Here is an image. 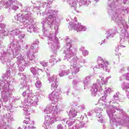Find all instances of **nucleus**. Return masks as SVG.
I'll return each mask as SVG.
<instances>
[{
  "label": "nucleus",
  "mask_w": 129,
  "mask_h": 129,
  "mask_svg": "<svg viewBox=\"0 0 129 129\" xmlns=\"http://www.w3.org/2000/svg\"><path fill=\"white\" fill-rule=\"evenodd\" d=\"M37 5L39 6L34 7L35 9H37V10H40L41 7L45 8L46 7L45 12L40 13V16H45L46 15L47 18L42 19L41 21V25L42 28V31L44 34L45 35H48V33H46L49 29H54L56 31L55 33V39L54 41H53V37L50 36L48 37V45L51 44L50 46L51 49H52L53 53L56 54H57V51H56L57 49L60 48V44H59V41L58 38L56 37L57 34L59 33L58 31V28L59 27V21H57V14H58V11L57 10H51V7L49 6V3L46 2L37 3Z\"/></svg>",
  "instance_id": "f257e3e1"
},
{
  "label": "nucleus",
  "mask_w": 129,
  "mask_h": 129,
  "mask_svg": "<svg viewBox=\"0 0 129 129\" xmlns=\"http://www.w3.org/2000/svg\"><path fill=\"white\" fill-rule=\"evenodd\" d=\"M119 99V92H117L109 102L111 106L107 108V114L109 117L110 123H112L114 127H117L118 125H124L127 126L129 129V116L123 109L118 107L119 104L116 102V100Z\"/></svg>",
  "instance_id": "f03ea898"
},
{
  "label": "nucleus",
  "mask_w": 129,
  "mask_h": 129,
  "mask_svg": "<svg viewBox=\"0 0 129 129\" xmlns=\"http://www.w3.org/2000/svg\"><path fill=\"white\" fill-rule=\"evenodd\" d=\"M48 98L52 101V104L48 105L44 111V113L46 115H45V121L43 126L45 129L49 128V126L51 124H53L55 121L61 120V117L57 115L62 111L58 105L55 104L58 102V100L60 98L59 93L53 91L51 93L49 94Z\"/></svg>",
  "instance_id": "7ed1b4c3"
},
{
  "label": "nucleus",
  "mask_w": 129,
  "mask_h": 129,
  "mask_svg": "<svg viewBox=\"0 0 129 129\" xmlns=\"http://www.w3.org/2000/svg\"><path fill=\"white\" fill-rule=\"evenodd\" d=\"M10 39L12 40L11 42L8 45V49L7 51H4L0 56V62L3 64H5L8 66V68L11 67V62L13 60V58H16L17 56H20V51L21 49H27L29 46L26 45V42L23 39L20 40L17 44L15 43V39L12 36Z\"/></svg>",
  "instance_id": "20e7f679"
},
{
  "label": "nucleus",
  "mask_w": 129,
  "mask_h": 129,
  "mask_svg": "<svg viewBox=\"0 0 129 129\" xmlns=\"http://www.w3.org/2000/svg\"><path fill=\"white\" fill-rule=\"evenodd\" d=\"M18 20L20 21V27L21 29H25L27 28V31L29 33H39L40 30L38 27L35 26V23L33 21V18L31 17V14L23 15V17L22 15L18 16Z\"/></svg>",
  "instance_id": "39448f33"
},
{
  "label": "nucleus",
  "mask_w": 129,
  "mask_h": 129,
  "mask_svg": "<svg viewBox=\"0 0 129 129\" xmlns=\"http://www.w3.org/2000/svg\"><path fill=\"white\" fill-rule=\"evenodd\" d=\"M30 87L31 86L28 85V84L23 85V88H21L20 90L22 89H26V90L23 92L22 96L24 98L25 103H30L32 106H37L38 105V101H39V95H33L31 91H30Z\"/></svg>",
  "instance_id": "423d86ee"
},
{
  "label": "nucleus",
  "mask_w": 129,
  "mask_h": 129,
  "mask_svg": "<svg viewBox=\"0 0 129 129\" xmlns=\"http://www.w3.org/2000/svg\"><path fill=\"white\" fill-rule=\"evenodd\" d=\"M66 41L67 43L64 48L67 49V51H63L64 53H66V55L64 56L63 60L65 61H69L70 59L76 55L77 49L73 47L72 46L73 41L69 37H67L66 38Z\"/></svg>",
  "instance_id": "0eeeda50"
},
{
  "label": "nucleus",
  "mask_w": 129,
  "mask_h": 129,
  "mask_svg": "<svg viewBox=\"0 0 129 129\" xmlns=\"http://www.w3.org/2000/svg\"><path fill=\"white\" fill-rule=\"evenodd\" d=\"M2 89V98L4 102L9 101L12 97V90H10V84L7 81L0 80V90Z\"/></svg>",
  "instance_id": "6e6552de"
},
{
  "label": "nucleus",
  "mask_w": 129,
  "mask_h": 129,
  "mask_svg": "<svg viewBox=\"0 0 129 129\" xmlns=\"http://www.w3.org/2000/svg\"><path fill=\"white\" fill-rule=\"evenodd\" d=\"M71 64V70L73 73L76 74L78 72H79V68L82 67V64H85L87 63L86 59H83L82 61H80L79 59L77 57H73L71 60L69 61Z\"/></svg>",
  "instance_id": "1a4fd4ad"
},
{
  "label": "nucleus",
  "mask_w": 129,
  "mask_h": 129,
  "mask_svg": "<svg viewBox=\"0 0 129 129\" xmlns=\"http://www.w3.org/2000/svg\"><path fill=\"white\" fill-rule=\"evenodd\" d=\"M99 77L100 79H98L97 80L96 84H93L91 89L92 96H96V95L97 94V91H98V90L99 91H100L101 89H102L101 84L102 85H103V84H106V83H107V81L104 80V77L101 76H99Z\"/></svg>",
  "instance_id": "9d476101"
},
{
  "label": "nucleus",
  "mask_w": 129,
  "mask_h": 129,
  "mask_svg": "<svg viewBox=\"0 0 129 129\" xmlns=\"http://www.w3.org/2000/svg\"><path fill=\"white\" fill-rule=\"evenodd\" d=\"M17 65L19 68V70L20 72H23L25 70V68L27 67L28 63L26 61L24 60L25 56H22V54H19V56H17Z\"/></svg>",
  "instance_id": "9b49d317"
},
{
  "label": "nucleus",
  "mask_w": 129,
  "mask_h": 129,
  "mask_svg": "<svg viewBox=\"0 0 129 129\" xmlns=\"http://www.w3.org/2000/svg\"><path fill=\"white\" fill-rule=\"evenodd\" d=\"M98 62H99V63H100L98 64V68H99V69H103V70H105L106 72H109L110 70V67L108 66V61L103 60V59H102L101 57L98 56Z\"/></svg>",
  "instance_id": "f8f14e48"
},
{
  "label": "nucleus",
  "mask_w": 129,
  "mask_h": 129,
  "mask_svg": "<svg viewBox=\"0 0 129 129\" xmlns=\"http://www.w3.org/2000/svg\"><path fill=\"white\" fill-rule=\"evenodd\" d=\"M70 30H75L77 32H81V31H86V27L81 25V23L70 24L69 26Z\"/></svg>",
  "instance_id": "ddd939ff"
},
{
  "label": "nucleus",
  "mask_w": 129,
  "mask_h": 129,
  "mask_svg": "<svg viewBox=\"0 0 129 129\" xmlns=\"http://www.w3.org/2000/svg\"><path fill=\"white\" fill-rule=\"evenodd\" d=\"M9 7L10 10H13L14 12H16L17 10H19V7L17 6H20V7H22L23 5L22 3L18 2L17 0H9ZM15 5H17L16 6Z\"/></svg>",
  "instance_id": "4468645a"
},
{
  "label": "nucleus",
  "mask_w": 129,
  "mask_h": 129,
  "mask_svg": "<svg viewBox=\"0 0 129 129\" xmlns=\"http://www.w3.org/2000/svg\"><path fill=\"white\" fill-rule=\"evenodd\" d=\"M29 11H30V7L25 6L24 7V8H22L21 10V13H27L25 14H18L15 18V20L16 21H18V22H20L19 25H17V27H21V23H22L23 21H20V20H18V16H21L22 17H23V16L24 15H28L29 14H31V17L32 18V13L31 12H29Z\"/></svg>",
  "instance_id": "2eb2a0df"
},
{
  "label": "nucleus",
  "mask_w": 129,
  "mask_h": 129,
  "mask_svg": "<svg viewBox=\"0 0 129 129\" xmlns=\"http://www.w3.org/2000/svg\"><path fill=\"white\" fill-rule=\"evenodd\" d=\"M49 83H52L51 85V89L52 90H56L58 85L57 84V78L56 76H53L48 79Z\"/></svg>",
  "instance_id": "dca6fc26"
},
{
  "label": "nucleus",
  "mask_w": 129,
  "mask_h": 129,
  "mask_svg": "<svg viewBox=\"0 0 129 129\" xmlns=\"http://www.w3.org/2000/svg\"><path fill=\"white\" fill-rule=\"evenodd\" d=\"M24 114H25V120L23 121V123L27 124V125H32V124H34V121L30 120V117L28 116V109L24 107L23 109Z\"/></svg>",
  "instance_id": "f3484780"
},
{
  "label": "nucleus",
  "mask_w": 129,
  "mask_h": 129,
  "mask_svg": "<svg viewBox=\"0 0 129 129\" xmlns=\"http://www.w3.org/2000/svg\"><path fill=\"white\" fill-rule=\"evenodd\" d=\"M102 109L101 108L99 107H96L94 109V111L96 113V116L98 118V121L99 122H103L104 121V120L103 119V118H102Z\"/></svg>",
  "instance_id": "a211bd4d"
},
{
  "label": "nucleus",
  "mask_w": 129,
  "mask_h": 129,
  "mask_svg": "<svg viewBox=\"0 0 129 129\" xmlns=\"http://www.w3.org/2000/svg\"><path fill=\"white\" fill-rule=\"evenodd\" d=\"M75 120H76L71 121V119H70V118L69 121H68V119L66 118L63 119L62 120H61V121H63V122H66V123H67V124L68 125V129H76L78 127V126H77L76 125H74L73 127H71L72 126L73 124H74V122H76V121Z\"/></svg>",
  "instance_id": "6ab92c4d"
},
{
  "label": "nucleus",
  "mask_w": 129,
  "mask_h": 129,
  "mask_svg": "<svg viewBox=\"0 0 129 129\" xmlns=\"http://www.w3.org/2000/svg\"><path fill=\"white\" fill-rule=\"evenodd\" d=\"M116 33H117V30H116V29L109 30L105 34L106 39L108 40V39H110V38H113Z\"/></svg>",
  "instance_id": "aec40b11"
},
{
  "label": "nucleus",
  "mask_w": 129,
  "mask_h": 129,
  "mask_svg": "<svg viewBox=\"0 0 129 129\" xmlns=\"http://www.w3.org/2000/svg\"><path fill=\"white\" fill-rule=\"evenodd\" d=\"M69 70H67L64 71H61L59 73L58 75L60 77H63V76H66V75H68L69 78L70 79H72V77H73V73L72 71V73L69 72Z\"/></svg>",
  "instance_id": "412c9836"
},
{
  "label": "nucleus",
  "mask_w": 129,
  "mask_h": 129,
  "mask_svg": "<svg viewBox=\"0 0 129 129\" xmlns=\"http://www.w3.org/2000/svg\"><path fill=\"white\" fill-rule=\"evenodd\" d=\"M10 5V1L7 2L6 0H2L0 1V10H2V8H5V9H8Z\"/></svg>",
  "instance_id": "4be33fe9"
},
{
  "label": "nucleus",
  "mask_w": 129,
  "mask_h": 129,
  "mask_svg": "<svg viewBox=\"0 0 129 129\" xmlns=\"http://www.w3.org/2000/svg\"><path fill=\"white\" fill-rule=\"evenodd\" d=\"M77 113H78V112H77L76 110H75V109L73 108H71V110L69 112H68L70 119H71L72 118H73L77 116Z\"/></svg>",
  "instance_id": "5701e85b"
},
{
  "label": "nucleus",
  "mask_w": 129,
  "mask_h": 129,
  "mask_svg": "<svg viewBox=\"0 0 129 129\" xmlns=\"http://www.w3.org/2000/svg\"><path fill=\"white\" fill-rule=\"evenodd\" d=\"M34 52H32V50H27L26 51V55L27 56V59H29V61H33L35 58L34 55Z\"/></svg>",
  "instance_id": "b1692460"
},
{
  "label": "nucleus",
  "mask_w": 129,
  "mask_h": 129,
  "mask_svg": "<svg viewBox=\"0 0 129 129\" xmlns=\"http://www.w3.org/2000/svg\"><path fill=\"white\" fill-rule=\"evenodd\" d=\"M124 80H126L127 81V83H125V84L127 85H129V73L124 74L120 77V81H122Z\"/></svg>",
  "instance_id": "393cba45"
},
{
  "label": "nucleus",
  "mask_w": 129,
  "mask_h": 129,
  "mask_svg": "<svg viewBox=\"0 0 129 129\" xmlns=\"http://www.w3.org/2000/svg\"><path fill=\"white\" fill-rule=\"evenodd\" d=\"M30 71L34 75V79H36V80H38L39 78V74L38 73V72H37V70H36V68L34 67L31 68Z\"/></svg>",
  "instance_id": "a878e982"
},
{
  "label": "nucleus",
  "mask_w": 129,
  "mask_h": 129,
  "mask_svg": "<svg viewBox=\"0 0 129 129\" xmlns=\"http://www.w3.org/2000/svg\"><path fill=\"white\" fill-rule=\"evenodd\" d=\"M122 88L123 90H125L126 92V95L129 99V85H126L125 83L122 84Z\"/></svg>",
  "instance_id": "bb28decb"
},
{
  "label": "nucleus",
  "mask_w": 129,
  "mask_h": 129,
  "mask_svg": "<svg viewBox=\"0 0 129 129\" xmlns=\"http://www.w3.org/2000/svg\"><path fill=\"white\" fill-rule=\"evenodd\" d=\"M69 5L71 8H73L74 10H76L77 7V3L75 0H69Z\"/></svg>",
  "instance_id": "cd10ccee"
},
{
  "label": "nucleus",
  "mask_w": 129,
  "mask_h": 129,
  "mask_svg": "<svg viewBox=\"0 0 129 129\" xmlns=\"http://www.w3.org/2000/svg\"><path fill=\"white\" fill-rule=\"evenodd\" d=\"M75 121L76 122V125L78 126V128L80 127H85V125H86V124L83 121L81 122L78 120H76Z\"/></svg>",
  "instance_id": "c85d7f7f"
},
{
  "label": "nucleus",
  "mask_w": 129,
  "mask_h": 129,
  "mask_svg": "<svg viewBox=\"0 0 129 129\" xmlns=\"http://www.w3.org/2000/svg\"><path fill=\"white\" fill-rule=\"evenodd\" d=\"M1 129H13V128L7 122H3L1 124Z\"/></svg>",
  "instance_id": "c756f323"
},
{
  "label": "nucleus",
  "mask_w": 129,
  "mask_h": 129,
  "mask_svg": "<svg viewBox=\"0 0 129 129\" xmlns=\"http://www.w3.org/2000/svg\"><path fill=\"white\" fill-rule=\"evenodd\" d=\"M90 3L91 2L89 0H82L79 2V6L80 7H82V6H88Z\"/></svg>",
  "instance_id": "7c9ffc66"
},
{
  "label": "nucleus",
  "mask_w": 129,
  "mask_h": 129,
  "mask_svg": "<svg viewBox=\"0 0 129 129\" xmlns=\"http://www.w3.org/2000/svg\"><path fill=\"white\" fill-rule=\"evenodd\" d=\"M6 33V25L0 23V34Z\"/></svg>",
  "instance_id": "2f4dec72"
},
{
  "label": "nucleus",
  "mask_w": 129,
  "mask_h": 129,
  "mask_svg": "<svg viewBox=\"0 0 129 129\" xmlns=\"http://www.w3.org/2000/svg\"><path fill=\"white\" fill-rule=\"evenodd\" d=\"M81 50L82 51V54L83 56L86 57V56H88V54H89V52L87 50H84V47L81 46Z\"/></svg>",
  "instance_id": "473e14b6"
},
{
  "label": "nucleus",
  "mask_w": 129,
  "mask_h": 129,
  "mask_svg": "<svg viewBox=\"0 0 129 129\" xmlns=\"http://www.w3.org/2000/svg\"><path fill=\"white\" fill-rule=\"evenodd\" d=\"M18 76H20L22 80H23V82H26V79H27V75L25 74H18Z\"/></svg>",
  "instance_id": "72a5a7b5"
},
{
  "label": "nucleus",
  "mask_w": 129,
  "mask_h": 129,
  "mask_svg": "<svg viewBox=\"0 0 129 129\" xmlns=\"http://www.w3.org/2000/svg\"><path fill=\"white\" fill-rule=\"evenodd\" d=\"M107 97V94H105L104 96H102V97L100 98L99 100V103H101V101H103L104 102H106V98Z\"/></svg>",
  "instance_id": "f704fd0d"
},
{
  "label": "nucleus",
  "mask_w": 129,
  "mask_h": 129,
  "mask_svg": "<svg viewBox=\"0 0 129 129\" xmlns=\"http://www.w3.org/2000/svg\"><path fill=\"white\" fill-rule=\"evenodd\" d=\"M81 118L84 123H85L86 124V123L88 122V118H87V116H84L83 115H82L81 116Z\"/></svg>",
  "instance_id": "c9c22d12"
},
{
  "label": "nucleus",
  "mask_w": 129,
  "mask_h": 129,
  "mask_svg": "<svg viewBox=\"0 0 129 129\" xmlns=\"http://www.w3.org/2000/svg\"><path fill=\"white\" fill-rule=\"evenodd\" d=\"M12 35H15V36H18L20 34V30L18 29H15V30L11 31Z\"/></svg>",
  "instance_id": "e433bc0d"
},
{
  "label": "nucleus",
  "mask_w": 129,
  "mask_h": 129,
  "mask_svg": "<svg viewBox=\"0 0 129 129\" xmlns=\"http://www.w3.org/2000/svg\"><path fill=\"white\" fill-rule=\"evenodd\" d=\"M36 80H37V81L36 82L35 85L36 87H37V88H40V87H41V86H42V84L41 83V81H40V80H39V78Z\"/></svg>",
  "instance_id": "4c0bfd02"
},
{
  "label": "nucleus",
  "mask_w": 129,
  "mask_h": 129,
  "mask_svg": "<svg viewBox=\"0 0 129 129\" xmlns=\"http://www.w3.org/2000/svg\"><path fill=\"white\" fill-rule=\"evenodd\" d=\"M57 129H67L66 128V125L64 124H58L56 126Z\"/></svg>",
  "instance_id": "58836bf2"
},
{
  "label": "nucleus",
  "mask_w": 129,
  "mask_h": 129,
  "mask_svg": "<svg viewBox=\"0 0 129 129\" xmlns=\"http://www.w3.org/2000/svg\"><path fill=\"white\" fill-rule=\"evenodd\" d=\"M6 116L8 120H10V121H13V120H14V117L12 116V115H11V114L8 113L6 114Z\"/></svg>",
  "instance_id": "ea45409f"
},
{
  "label": "nucleus",
  "mask_w": 129,
  "mask_h": 129,
  "mask_svg": "<svg viewBox=\"0 0 129 129\" xmlns=\"http://www.w3.org/2000/svg\"><path fill=\"white\" fill-rule=\"evenodd\" d=\"M80 82H81L80 79H77L73 81V84L74 85H77V84H79Z\"/></svg>",
  "instance_id": "a19ab883"
},
{
  "label": "nucleus",
  "mask_w": 129,
  "mask_h": 129,
  "mask_svg": "<svg viewBox=\"0 0 129 129\" xmlns=\"http://www.w3.org/2000/svg\"><path fill=\"white\" fill-rule=\"evenodd\" d=\"M91 78V76H87L86 78L85 81H84V83L85 84V85H86L87 84V83L89 82V81H90Z\"/></svg>",
  "instance_id": "79ce46f5"
},
{
  "label": "nucleus",
  "mask_w": 129,
  "mask_h": 129,
  "mask_svg": "<svg viewBox=\"0 0 129 129\" xmlns=\"http://www.w3.org/2000/svg\"><path fill=\"white\" fill-rule=\"evenodd\" d=\"M40 64L43 67H47V66H48V62H46L45 61H40Z\"/></svg>",
  "instance_id": "37998d69"
},
{
  "label": "nucleus",
  "mask_w": 129,
  "mask_h": 129,
  "mask_svg": "<svg viewBox=\"0 0 129 129\" xmlns=\"http://www.w3.org/2000/svg\"><path fill=\"white\" fill-rule=\"evenodd\" d=\"M4 36H9V35H12V32L9 30H5V32L3 33Z\"/></svg>",
  "instance_id": "c03bdc74"
},
{
  "label": "nucleus",
  "mask_w": 129,
  "mask_h": 129,
  "mask_svg": "<svg viewBox=\"0 0 129 129\" xmlns=\"http://www.w3.org/2000/svg\"><path fill=\"white\" fill-rule=\"evenodd\" d=\"M9 110L10 112H14L15 107L10 106V107H9Z\"/></svg>",
  "instance_id": "a18cd8bd"
},
{
  "label": "nucleus",
  "mask_w": 129,
  "mask_h": 129,
  "mask_svg": "<svg viewBox=\"0 0 129 129\" xmlns=\"http://www.w3.org/2000/svg\"><path fill=\"white\" fill-rule=\"evenodd\" d=\"M105 90L104 91L105 94H106V93H110V91H111V89L110 88H108L107 89H106V88H105Z\"/></svg>",
  "instance_id": "49530a36"
},
{
  "label": "nucleus",
  "mask_w": 129,
  "mask_h": 129,
  "mask_svg": "<svg viewBox=\"0 0 129 129\" xmlns=\"http://www.w3.org/2000/svg\"><path fill=\"white\" fill-rule=\"evenodd\" d=\"M3 106H5L6 108H8L9 107V102L7 101V102H4L3 103Z\"/></svg>",
  "instance_id": "de8ad7c7"
},
{
  "label": "nucleus",
  "mask_w": 129,
  "mask_h": 129,
  "mask_svg": "<svg viewBox=\"0 0 129 129\" xmlns=\"http://www.w3.org/2000/svg\"><path fill=\"white\" fill-rule=\"evenodd\" d=\"M55 62H56H56H60V61H61V59H59V60H56V59H55V58H52L51 59L49 60V62L50 63H52L53 62H55Z\"/></svg>",
  "instance_id": "09e8293b"
},
{
  "label": "nucleus",
  "mask_w": 129,
  "mask_h": 129,
  "mask_svg": "<svg viewBox=\"0 0 129 129\" xmlns=\"http://www.w3.org/2000/svg\"><path fill=\"white\" fill-rule=\"evenodd\" d=\"M79 109H81V110H84L85 109V105L84 104H83L81 105L80 107H79Z\"/></svg>",
  "instance_id": "8fccbe9b"
},
{
  "label": "nucleus",
  "mask_w": 129,
  "mask_h": 129,
  "mask_svg": "<svg viewBox=\"0 0 129 129\" xmlns=\"http://www.w3.org/2000/svg\"><path fill=\"white\" fill-rule=\"evenodd\" d=\"M18 38L19 39H20V40H22V39H24V38H25V34H20L18 36Z\"/></svg>",
  "instance_id": "3c124183"
},
{
  "label": "nucleus",
  "mask_w": 129,
  "mask_h": 129,
  "mask_svg": "<svg viewBox=\"0 0 129 129\" xmlns=\"http://www.w3.org/2000/svg\"><path fill=\"white\" fill-rule=\"evenodd\" d=\"M46 75L48 77H50V72H49V70H48V69L46 68V71H45Z\"/></svg>",
  "instance_id": "603ef678"
},
{
  "label": "nucleus",
  "mask_w": 129,
  "mask_h": 129,
  "mask_svg": "<svg viewBox=\"0 0 129 129\" xmlns=\"http://www.w3.org/2000/svg\"><path fill=\"white\" fill-rule=\"evenodd\" d=\"M92 113H93V111H91L90 112H89L88 113V115L89 116H91V115H92Z\"/></svg>",
  "instance_id": "864d4df0"
},
{
  "label": "nucleus",
  "mask_w": 129,
  "mask_h": 129,
  "mask_svg": "<svg viewBox=\"0 0 129 129\" xmlns=\"http://www.w3.org/2000/svg\"><path fill=\"white\" fill-rule=\"evenodd\" d=\"M20 99H21V97H16L15 98L16 101H18V100H20Z\"/></svg>",
  "instance_id": "5fc2aeb1"
},
{
  "label": "nucleus",
  "mask_w": 129,
  "mask_h": 129,
  "mask_svg": "<svg viewBox=\"0 0 129 129\" xmlns=\"http://www.w3.org/2000/svg\"><path fill=\"white\" fill-rule=\"evenodd\" d=\"M128 0H121L122 3H123V4H124V5H125V4H126V3L128 2Z\"/></svg>",
  "instance_id": "6e6d98bb"
},
{
  "label": "nucleus",
  "mask_w": 129,
  "mask_h": 129,
  "mask_svg": "<svg viewBox=\"0 0 129 129\" xmlns=\"http://www.w3.org/2000/svg\"><path fill=\"white\" fill-rule=\"evenodd\" d=\"M123 71H124V68H121L120 69V72H123Z\"/></svg>",
  "instance_id": "4d7b16f0"
},
{
  "label": "nucleus",
  "mask_w": 129,
  "mask_h": 129,
  "mask_svg": "<svg viewBox=\"0 0 129 129\" xmlns=\"http://www.w3.org/2000/svg\"><path fill=\"white\" fill-rule=\"evenodd\" d=\"M2 121H4V119H1V121H0V129H1V126L2 123H3V122H2Z\"/></svg>",
  "instance_id": "13d9d810"
},
{
  "label": "nucleus",
  "mask_w": 129,
  "mask_h": 129,
  "mask_svg": "<svg viewBox=\"0 0 129 129\" xmlns=\"http://www.w3.org/2000/svg\"><path fill=\"white\" fill-rule=\"evenodd\" d=\"M102 106L104 108H105L106 107V105L105 104H102Z\"/></svg>",
  "instance_id": "bf43d9fd"
},
{
  "label": "nucleus",
  "mask_w": 129,
  "mask_h": 129,
  "mask_svg": "<svg viewBox=\"0 0 129 129\" xmlns=\"http://www.w3.org/2000/svg\"><path fill=\"white\" fill-rule=\"evenodd\" d=\"M47 4H49V5H50V4H52V1H51V0H47Z\"/></svg>",
  "instance_id": "052dcab7"
},
{
  "label": "nucleus",
  "mask_w": 129,
  "mask_h": 129,
  "mask_svg": "<svg viewBox=\"0 0 129 129\" xmlns=\"http://www.w3.org/2000/svg\"><path fill=\"white\" fill-rule=\"evenodd\" d=\"M105 41H106V39H104L103 41H102V42H101V45L102 44H103L104 43H105Z\"/></svg>",
  "instance_id": "680f3d73"
},
{
  "label": "nucleus",
  "mask_w": 129,
  "mask_h": 129,
  "mask_svg": "<svg viewBox=\"0 0 129 129\" xmlns=\"http://www.w3.org/2000/svg\"><path fill=\"white\" fill-rule=\"evenodd\" d=\"M31 49H35V46L32 45V46H31Z\"/></svg>",
  "instance_id": "e2e57ef3"
},
{
  "label": "nucleus",
  "mask_w": 129,
  "mask_h": 129,
  "mask_svg": "<svg viewBox=\"0 0 129 129\" xmlns=\"http://www.w3.org/2000/svg\"><path fill=\"white\" fill-rule=\"evenodd\" d=\"M74 21H75L76 22H77V19L76 18V17H75Z\"/></svg>",
  "instance_id": "0e129e2a"
},
{
  "label": "nucleus",
  "mask_w": 129,
  "mask_h": 129,
  "mask_svg": "<svg viewBox=\"0 0 129 129\" xmlns=\"http://www.w3.org/2000/svg\"><path fill=\"white\" fill-rule=\"evenodd\" d=\"M64 93L67 94V95H68V93H69V92H66Z\"/></svg>",
  "instance_id": "69168bd1"
},
{
  "label": "nucleus",
  "mask_w": 129,
  "mask_h": 129,
  "mask_svg": "<svg viewBox=\"0 0 129 129\" xmlns=\"http://www.w3.org/2000/svg\"><path fill=\"white\" fill-rule=\"evenodd\" d=\"M99 0H94V2H95V3H98V2H99Z\"/></svg>",
  "instance_id": "338daca9"
},
{
  "label": "nucleus",
  "mask_w": 129,
  "mask_h": 129,
  "mask_svg": "<svg viewBox=\"0 0 129 129\" xmlns=\"http://www.w3.org/2000/svg\"><path fill=\"white\" fill-rule=\"evenodd\" d=\"M127 71L129 72V67L127 68Z\"/></svg>",
  "instance_id": "774afa93"
}]
</instances>
